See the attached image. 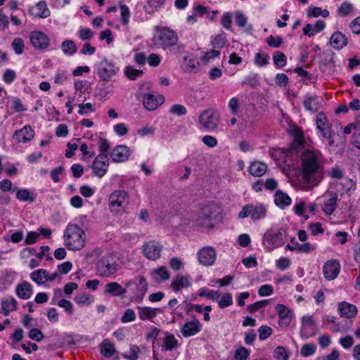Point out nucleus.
Returning a JSON list of instances; mask_svg holds the SVG:
<instances>
[{
	"label": "nucleus",
	"instance_id": "f257e3e1",
	"mask_svg": "<svg viewBox=\"0 0 360 360\" xmlns=\"http://www.w3.org/2000/svg\"><path fill=\"white\" fill-rule=\"evenodd\" d=\"M323 156L314 149H305L300 155L301 179L305 191L316 186L323 178Z\"/></svg>",
	"mask_w": 360,
	"mask_h": 360
},
{
	"label": "nucleus",
	"instance_id": "f03ea898",
	"mask_svg": "<svg viewBox=\"0 0 360 360\" xmlns=\"http://www.w3.org/2000/svg\"><path fill=\"white\" fill-rule=\"evenodd\" d=\"M133 285H135L136 288L133 297L136 301H141L148 290V283L144 277H140L139 283H136L132 280L127 281L124 283L125 288L122 287L117 282L108 283L105 285L103 292L105 295H109L113 297L123 296L127 292V288Z\"/></svg>",
	"mask_w": 360,
	"mask_h": 360
},
{
	"label": "nucleus",
	"instance_id": "7ed1b4c3",
	"mask_svg": "<svg viewBox=\"0 0 360 360\" xmlns=\"http://www.w3.org/2000/svg\"><path fill=\"white\" fill-rule=\"evenodd\" d=\"M65 245L71 250H80L85 245V232L78 225L70 224L64 232Z\"/></svg>",
	"mask_w": 360,
	"mask_h": 360
},
{
	"label": "nucleus",
	"instance_id": "20e7f679",
	"mask_svg": "<svg viewBox=\"0 0 360 360\" xmlns=\"http://www.w3.org/2000/svg\"><path fill=\"white\" fill-rule=\"evenodd\" d=\"M219 214V207L213 203L205 205L201 207L195 219L197 225L207 229L214 227V220Z\"/></svg>",
	"mask_w": 360,
	"mask_h": 360
},
{
	"label": "nucleus",
	"instance_id": "39448f33",
	"mask_svg": "<svg viewBox=\"0 0 360 360\" xmlns=\"http://www.w3.org/2000/svg\"><path fill=\"white\" fill-rule=\"evenodd\" d=\"M119 269L118 258L112 254L102 257L96 263L97 274L102 277H110Z\"/></svg>",
	"mask_w": 360,
	"mask_h": 360
},
{
	"label": "nucleus",
	"instance_id": "423d86ee",
	"mask_svg": "<svg viewBox=\"0 0 360 360\" xmlns=\"http://www.w3.org/2000/svg\"><path fill=\"white\" fill-rule=\"evenodd\" d=\"M129 202V196L127 192L122 190H116L109 197V208L115 214L122 213Z\"/></svg>",
	"mask_w": 360,
	"mask_h": 360
},
{
	"label": "nucleus",
	"instance_id": "0eeeda50",
	"mask_svg": "<svg viewBox=\"0 0 360 360\" xmlns=\"http://www.w3.org/2000/svg\"><path fill=\"white\" fill-rule=\"evenodd\" d=\"M155 30V33L153 39L155 44L160 45L164 49L176 44L178 36L174 31L158 26H156Z\"/></svg>",
	"mask_w": 360,
	"mask_h": 360
},
{
	"label": "nucleus",
	"instance_id": "6e6552de",
	"mask_svg": "<svg viewBox=\"0 0 360 360\" xmlns=\"http://www.w3.org/2000/svg\"><path fill=\"white\" fill-rule=\"evenodd\" d=\"M120 68L115 63L103 58L96 65V73L101 81L110 82L119 72Z\"/></svg>",
	"mask_w": 360,
	"mask_h": 360
},
{
	"label": "nucleus",
	"instance_id": "1a4fd4ad",
	"mask_svg": "<svg viewBox=\"0 0 360 360\" xmlns=\"http://www.w3.org/2000/svg\"><path fill=\"white\" fill-rule=\"evenodd\" d=\"M285 233L282 230H268L263 236V245L268 251L282 246Z\"/></svg>",
	"mask_w": 360,
	"mask_h": 360
},
{
	"label": "nucleus",
	"instance_id": "9d476101",
	"mask_svg": "<svg viewBox=\"0 0 360 360\" xmlns=\"http://www.w3.org/2000/svg\"><path fill=\"white\" fill-rule=\"evenodd\" d=\"M266 215V207L263 204H248L243 207L238 213L239 219H244L250 217L254 221L264 218Z\"/></svg>",
	"mask_w": 360,
	"mask_h": 360
},
{
	"label": "nucleus",
	"instance_id": "9b49d317",
	"mask_svg": "<svg viewBox=\"0 0 360 360\" xmlns=\"http://www.w3.org/2000/svg\"><path fill=\"white\" fill-rule=\"evenodd\" d=\"M219 114L216 110L207 109L204 110L199 117L200 124L208 131L217 129L219 122Z\"/></svg>",
	"mask_w": 360,
	"mask_h": 360
},
{
	"label": "nucleus",
	"instance_id": "f8f14e48",
	"mask_svg": "<svg viewBox=\"0 0 360 360\" xmlns=\"http://www.w3.org/2000/svg\"><path fill=\"white\" fill-rule=\"evenodd\" d=\"M143 255L150 260L155 261L161 256L162 245L156 240H150L143 244Z\"/></svg>",
	"mask_w": 360,
	"mask_h": 360
},
{
	"label": "nucleus",
	"instance_id": "ddd939ff",
	"mask_svg": "<svg viewBox=\"0 0 360 360\" xmlns=\"http://www.w3.org/2000/svg\"><path fill=\"white\" fill-rule=\"evenodd\" d=\"M109 167V158L106 155L98 154L92 164L93 173L98 178L103 177L107 172Z\"/></svg>",
	"mask_w": 360,
	"mask_h": 360
},
{
	"label": "nucleus",
	"instance_id": "4468645a",
	"mask_svg": "<svg viewBox=\"0 0 360 360\" xmlns=\"http://www.w3.org/2000/svg\"><path fill=\"white\" fill-rule=\"evenodd\" d=\"M32 45L37 49L44 50L49 46L50 39L48 36L40 31H33L30 34Z\"/></svg>",
	"mask_w": 360,
	"mask_h": 360
},
{
	"label": "nucleus",
	"instance_id": "2eb2a0df",
	"mask_svg": "<svg viewBox=\"0 0 360 360\" xmlns=\"http://www.w3.org/2000/svg\"><path fill=\"white\" fill-rule=\"evenodd\" d=\"M28 13L32 18H46L50 16L51 11L46 1H40L28 9Z\"/></svg>",
	"mask_w": 360,
	"mask_h": 360
},
{
	"label": "nucleus",
	"instance_id": "dca6fc26",
	"mask_svg": "<svg viewBox=\"0 0 360 360\" xmlns=\"http://www.w3.org/2000/svg\"><path fill=\"white\" fill-rule=\"evenodd\" d=\"M324 201L322 205V210L328 215H330L335 210L338 195L332 191H327L323 195Z\"/></svg>",
	"mask_w": 360,
	"mask_h": 360
},
{
	"label": "nucleus",
	"instance_id": "f3484780",
	"mask_svg": "<svg viewBox=\"0 0 360 360\" xmlns=\"http://www.w3.org/2000/svg\"><path fill=\"white\" fill-rule=\"evenodd\" d=\"M198 255L199 262L203 266H211L216 259V252L212 247L202 248Z\"/></svg>",
	"mask_w": 360,
	"mask_h": 360
},
{
	"label": "nucleus",
	"instance_id": "a211bd4d",
	"mask_svg": "<svg viewBox=\"0 0 360 360\" xmlns=\"http://www.w3.org/2000/svg\"><path fill=\"white\" fill-rule=\"evenodd\" d=\"M165 102V97L162 95L155 96L152 94H146L143 98V104L148 110L157 109Z\"/></svg>",
	"mask_w": 360,
	"mask_h": 360
},
{
	"label": "nucleus",
	"instance_id": "6ab92c4d",
	"mask_svg": "<svg viewBox=\"0 0 360 360\" xmlns=\"http://www.w3.org/2000/svg\"><path fill=\"white\" fill-rule=\"evenodd\" d=\"M340 265L336 260L328 261L323 267L325 278L331 281L335 279L340 273Z\"/></svg>",
	"mask_w": 360,
	"mask_h": 360
},
{
	"label": "nucleus",
	"instance_id": "aec40b11",
	"mask_svg": "<svg viewBox=\"0 0 360 360\" xmlns=\"http://www.w3.org/2000/svg\"><path fill=\"white\" fill-rule=\"evenodd\" d=\"M276 310L277 311L279 317V326L281 327H288L292 320V313L290 310L282 304H278L276 306Z\"/></svg>",
	"mask_w": 360,
	"mask_h": 360
},
{
	"label": "nucleus",
	"instance_id": "412c9836",
	"mask_svg": "<svg viewBox=\"0 0 360 360\" xmlns=\"http://www.w3.org/2000/svg\"><path fill=\"white\" fill-rule=\"evenodd\" d=\"M130 155V149L124 146H117L110 153L111 159L115 162H122L126 161Z\"/></svg>",
	"mask_w": 360,
	"mask_h": 360
},
{
	"label": "nucleus",
	"instance_id": "4be33fe9",
	"mask_svg": "<svg viewBox=\"0 0 360 360\" xmlns=\"http://www.w3.org/2000/svg\"><path fill=\"white\" fill-rule=\"evenodd\" d=\"M338 311L341 317L345 319H352L357 315V307L352 304L347 302H341L338 304Z\"/></svg>",
	"mask_w": 360,
	"mask_h": 360
},
{
	"label": "nucleus",
	"instance_id": "5701e85b",
	"mask_svg": "<svg viewBox=\"0 0 360 360\" xmlns=\"http://www.w3.org/2000/svg\"><path fill=\"white\" fill-rule=\"evenodd\" d=\"M316 127L324 138L329 139L331 136L330 127L328 121L323 112H319L316 119Z\"/></svg>",
	"mask_w": 360,
	"mask_h": 360
},
{
	"label": "nucleus",
	"instance_id": "b1692460",
	"mask_svg": "<svg viewBox=\"0 0 360 360\" xmlns=\"http://www.w3.org/2000/svg\"><path fill=\"white\" fill-rule=\"evenodd\" d=\"M34 136V131L30 125H25L20 130L15 131L13 139L18 142L26 143Z\"/></svg>",
	"mask_w": 360,
	"mask_h": 360
},
{
	"label": "nucleus",
	"instance_id": "393cba45",
	"mask_svg": "<svg viewBox=\"0 0 360 360\" xmlns=\"http://www.w3.org/2000/svg\"><path fill=\"white\" fill-rule=\"evenodd\" d=\"M1 312L5 316H8L11 311L17 309L18 302L12 296H6L1 300Z\"/></svg>",
	"mask_w": 360,
	"mask_h": 360
},
{
	"label": "nucleus",
	"instance_id": "a878e982",
	"mask_svg": "<svg viewBox=\"0 0 360 360\" xmlns=\"http://www.w3.org/2000/svg\"><path fill=\"white\" fill-rule=\"evenodd\" d=\"M200 329L201 323L199 321H188L184 325L181 329V333L185 338L191 337L198 333Z\"/></svg>",
	"mask_w": 360,
	"mask_h": 360
},
{
	"label": "nucleus",
	"instance_id": "bb28decb",
	"mask_svg": "<svg viewBox=\"0 0 360 360\" xmlns=\"http://www.w3.org/2000/svg\"><path fill=\"white\" fill-rule=\"evenodd\" d=\"M15 293L22 300L29 299L33 292L32 285L27 281H24L16 285Z\"/></svg>",
	"mask_w": 360,
	"mask_h": 360
},
{
	"label": "nucleus",
	"instance_id": "cd10ccee",
	"mask_svg": "<svg viewBox=\"0 0 360 360\" xmlns=\"http://www.w3.org/2000/svg\"><path fill=\"white\" fill-rule=\"evenodd\" d=\"M347 38L341 32H335L330 39V45L335 49L340 50L347 44Z\"/></svg>",
	"mask_w": 360,
	"mask_h": 360
},
{
	"label": "nucleus",
	"instance_id": "c85d7f7f",
	"mask_svg": "<svg viewBox=\"0 0 360 360\" xmlns=\"http://www.w3.org/2000/svg\"><path fill=\"white\" fill-rule=\"evenodd\" d=\"M307 328H316L314 320L311 316H304L302 318L300 336L302 339H307L311 335L306 331Z\"/></svg>",
	"mask_w": 360,
	"mask_h": 360
},
{
	"label": "nucleus",
	"instance_id": "c756f323",
	"mask_svg": "<svg viewBox=\"0 0 360 360\" xmlns=\"http://www.w3.org/2000/svg\"><path fill=\"white\" fill-rule=\"evenodd\" d=\"M159 309L149 307H139L138 315L141 321L152 320L154 319Z\"/></svg>",
	"mask_w": 360,
	"mask_h": 360
},
{
	"label": "nucleus",
	"instance_id": "7c9ffc66",
	"mask_svg": "<svg viewBox=\"0 0 360 360\" xmlns=\"http://www.w3.org/2000/svg\"><path fill=\"white\" fill-rule=\"evenodd\" d=\"M291 198L290 196L281 191V190L276 191L275 193L274 202L280 208L284 209L291 204Z\"/></svg>",
	"mask_w": 360,
	"mask_h": 360
},
{
	"label": "nucleus",
	"instance_id": "2f4dec72",
	"mask_svg": "<svg viewBox=\"0 0 360 360\" xmlns=\"http://www.w3.org/2000/svg\"><path fill=\"white\" fill-rule=\"evenodd\" d=\"M267 170V166L265 163L259 161L252 162L248 168L250 174L254 176H262Z\"/></svg>",
	"mask_w": 360,
	"mask_h": 360
},
{
	"label": "nucleus",
	"instance_id": "473e14b6",
	"mask_svg": "<svg viewBox=\"0 0 360 360\" xmlns=\"http://www.w3.org/2000/svg\"><path fill=\"white\" fill-rule=\"evenodd\" d=\"M165 0H147L143 6V9L146 13L153 15L159 11L165 4Z\"/></svg>",
	"mask_w": 360,
	"mask_h": 360
},
{
	"label": "nucleus",
	"instance_id": "72a5a7b5",
	"mask_svg": "<svg viewBox=\"0 0 360 360\" xmlns=\"http://www.w3.org/2000/svg\"><path fill=\"white\" fill-rule=\"evenodd\" d=\"M173 290L176 292L184 288H187L190 285L189 278L178 274L175 279L171 284Z\"/></svg>",
	"mask_w": 360,
	"mask_h": 360
},
{
	"label": "nucleus",
	"instance_id": "f704fd0d",
	"mask_svg": "<svg viewBox=\"0 0 360 360\" xmlns=\"http://www.w3.org/2000/svg\"><path fill=\"white\" fill-rule=\"evenodd\" d=\"M101 354L107 358H110L115 353L114 345L108 339H105L100 345Z\"/></svg>",
	"mask_w": 360,
	"mask_h": 360
},
{
	"label": "nucleus",
	"instance_id": "c9c22d12",
	"mask_svg": "<svg viewBox=\"0 0 360 360\" xmlns=\"http://www.w3.org/2000/svg\"><path fill=\"white\" fill-rule=\"evenodd\" d=\"M151 275L156 281H166L169 278V272L165 266H160L153 270Z\"/></svg>",
	"mask_w": 360,
	"mask_h": 360
},
{
	"label": "nucleus",
	"instance_id": "e433bc0d",
	"mask_svg": "<svg viewBox=\"0 0 360 360\" xmlns=\"http://www.w3.org/2000/svg\"><path fill=\"white\" fill-rule=\"evenodd\" d=\"M304 106L307 110L312 112H317L319 108V104L316 98L311 96H305Z\"/></svg>",
	"mask_w": 360,
	"mask_h": 360
},
{
	"label": "nucleus",
	"instance_id": "4c0bfd02",
	"mask_svg": "<svg viewBox=\"0 0 360 360\" xmlns=\"http://www.w3.org/2000/svg\"><path fill=\"white\" fill-rule=\"evenodd\" d=\"M48 272L45 269H38L33 271L30 276L31 278L37 284L41 285L47 281Z\"/></svg>",
	"mask_w": 360,
	"mask_h": 360
},
{
	"label": "nucleus",
	"instance_id": "58836bf2",
	"mask_svg": "<svg viewBox=\"0 0 360 360\" xmlns=\"http://www.w3.org/2000/svg\"><path fill=\"white\" fill-rule=\"evenodd\" d=\"M62 51L68 56H72L77 52L75 43L70 39H66L61 44Z\"/></svg>",
	"mask_w": 360,
	"mask_h": 360
},
{
	"label": "nucleus",
	"instance_id": "ea45409f",
	"mask_svg": "<svg viewBox=\"0 0 360 360\" xmlns=\"http://www.w3.org/2000/svg\"><path fill=\"white\" fill-rule=\"evenodd\" d=\"M184 69L187 72H192L197 68V65L199 64L198 60L193 56H186L184 58Z\"/></svg>",
	"mask_w": 360,
	"mask_h": 360
},
{
	"label": "nucleus",
	"instance_id": "a19ab883",
	"mask_svg": "<svg viewBox=\"0 0 360 360\" xmlns=\"http://www.w3.org/2000/svg\"><path fill=\"white\" fill-rule=\"evenodd\" d=\"M273 62L276 67L278 68H283L286 65L287 57L283 53L276 51L273 56Z\"/></svg>",
	"mask_w": 360,
	"mask_h": 360
},
{
	"label": "nucleus",
	"instance_id": "79ce46f5",
	"mask_svg": "<svg viewBox=\"0 0 360 360\" xmlns=\"http://www.w3.org/2000/svg\"><path fill=\"white\" fill-rule=\"evenodd\" d=\"M16 198L21 201L33 202L35 200V197L32 195L27 189L18 190L16 193Z\"/></svg>",
	"mask_w": 360,
	"mask_h": 360
},
{
	"label": "nucleus",
	"instance_id": "37998d69",
	"mask_svg": "<svg viewBox=\"0 0 360 360\" xmlns=\"http://www.w3.org/2000/svg\"><path fill=\"white\" fill-rule=\"evenodd\" d=\"M255 63L259 67L266 65L269 63V56L263 51H259L255 55Z\"/></svg>",
	"mask_w": 360,
	"mask_h": 360
},
{
	"label": "nucleus",
	"instance_id": "c03bdc74",
	"mask_svg": "<svg viewBox=\"0 0 360 360\" xmlns=\"http://www.w3.org/2000/svg\"><path fill=\"white\" fill-rule=\"evenodd\" d=\"M126 76L131 80H135L143 75V70H137L131 66H127L124 70Z\"/></svg>",
	"mask_w": 360,
	"mask_h": 360
},
{
	"label": "nucleus",
	"instance_id": "a18cd8bd",
	"mask_svg": "<svg viewBox=\"0 0 360 360\" xmlns=\"http://www.w3.org/2000/svg\"><path fill=\"white\" fill-rule=\"evenodd\" d=\"M316 350V347L313 343H309L304 345L301 349H300V354L304 357H307L309 356L313 355Z\"/></svg>",
	"mask_w": 360,
	"mask_h": 360
},
{
	"label": "nucleus",
	"instance_id": "49530a36",
	"mask_svg": "<svg viewBox=\"0 0 360 360\" xmlns=\"http://www.w3.org/2000/svg\"><path fill=\"white\" fill-rule=\"evenodd\" d=\"M77 35L82 41H87L92 39L94 32L88 27H80L78 30Z\"/></svg>",
	"mask_w": 360,
	"mask_h": 360
},
{
	"label": "nucleus",
	"instance_id": "de8ad7c7",
	"mask_svg": "<svg viewBox=\"0 0 360 360\" xmlns=\"http://www.w3.org/2000/svg\"><path fill=\"white\" fill-rule=\"evenodd\" d=\"M200 297H206L212 300H217L220 296L219 291H207L205 288H201L198 292Z\"/></svg>",
	"mask_w": 360,
	"mask_h": 360
},
{
	"label": "nucleus",
	"instance_id": "09e8293b",
	"mask_svg": "<svg viewBox=\"0 0 360 360\" xmlns=\"http://www.w3.org/2000/svg\"><path fill=\"white\" fill-rule=\"evenodd\" d=\"M11 46L17 54H22L24 51L25 44L21 38H15Z\"/></svg>",
	"mask_w": 360,
	"mask_h": 360
},
{
	"label": "nucleus",
	"instance_id": "8fccbe9b",
	"mask_svg": "<svg viewBox=\"0 0 360 360\" xmlns=\"http://www.w3.org/2000/svg\"><path fill=\"white\" fill-rule=\"evenodd\" d=\"M259 84V78L257 75H249L244 78L242 82V86H248L255 87Z\"/></svg>",
	"mask_w": 360,
	"mask_h": 360
},
{
	"label": "nucleus",
	"instance_id": "3c124183",
	"mask_svg": "<svg viewBox=\"0 0 360 360\" xmlns=\"http://www.w3.org/2000/svg\"><path fill=\"white\" fill-rule=\"evenodd\" d=\"M353 10V6L350 3L343 2L338 9V14L342 17L348 15Z\"/></svg>",
	"mask_w": 360,
	"mask_h": 360
},
{
	"label": "nucleus",
	"instance_id": "603ef678",
	"mask_svg": "<svg viewBox=\"0 0 360 360\" xmlns=\"http://www.w3.org/2000/svg\"><path fill=\"white\" fill-rule=\"evenodd\" d=\"M266 43L271 47L278 48L283 43V40L281 36L275 37L273 35H271L266 39Z\"/></svg>",
	"mask_w": 360,
	"mask_h": 360
},
{
	"label": "nucleus",
	"instance_id": "864d4df0",
	"mask_svg": "<svg viewBox=\"0 0 360 360\" xmlns=\"http://www.w3.org/2000/svg\"><path fill=\"white\" fill-rule=\"evenodd\" d=\"M233 304L232 295L231 293L224 294L221 300L219 301V307L221 309H224L226 307H229Z\"/></svg>",
	"mask_w": 360,
	"mask_h": 360
},
{
	"label": "nucleus",
	"instance_id": "5fc2aeb1",
	"mask_svg": "<svg viewBox=\"0 0 360 360\" xmlns=\"http://www.w3.org/2000/svg\"><path fill=\"white\" fill-rule=\"evenodd\" d=\"M297 251L299 253H308L313 252L315 250V246L312 245L309 243H305L304 244H300L296 242Z\"/></svg>",
	"mask_w": 360,
	"mask_h": 360
},
{
	"label": "nucleus",
	"instance_id": "6e6d98bb",
	"mask_svg": "<svg viewBox=\"0 0 360 360\" xmlns=\"http://www.w3.org/2000/svg\"><path fill=\"white\" fill-rule=\"evenodd\" d=\"M177 342V340L173 335H166L164 341L165 347L167 350H172L173 348L176 347Z\"/></svg>",
	"mask_w": 360,
	"mask_h": 360
},
{
	"label": "nucleus",
	"instance_id": "4d7b16f0",
	"mask_svg": "<svg viewBox=\"0 0 360 360\" xmlns=\"http://www.w3.org/2000/svg\"><path fill=\"white\" fill-rule=\"evenodd\" d=\"M267 304H268V300L257 301L253 304L248 305V311L250 314H254L259 309H262V308L266 307L267 305Z\"/></svg>",
	"mask_w": 360,
	"mask_h": 360
},
{
	"label": "nucleus",
	"instance_id": "13d9d810",
	"mask_svg": "<svg viewBox=\"0 0 360 360\" xmlns=\"http://www.w3.org/2000/svg\"><path fill=\"white\" fill-rule=\"evenodd\" d=\"M250 355V352L243 347L236 349L235 352L236 360H247Z\"/></svg>",
	"mask_w": 360,
	"mask_h": 360
},
{
	"label": "nucleus",
	"instance_id": "bf43d9fd",
	"mask_svg": "<svg viewBox=\"0 0 360 360\" xmlns=\"http://www.w3.org/2000/svg\"><path fill=\"white\" fill-rule=\"evenodd\" d=\"M272 331L273 330L271 327L267 326H262L258 329L259 339L262 340H266L271 335Z\"/></svg>",
	"mask_w": 360,
	"mask_h": 360
},
{
	"label": "nucleus",
	"instance_id": "052dcab7",
	"mask_svg": "<svg viewBox=\"0 0 360 360\" xmlns=\"http://www.w3.org/2000/svg\"><path fill=\"white\" fill-rule=\"evenodd\" d=\"M99 154L106 155L108 157V150L110 148V143L105 139L101 138L98 141Z\"/></svg>",
	"mask_w": 360,
	"mask_h": 360
},
{
	"label": "nucleus",
	"instance_id": "680f3d73",
	"mask_svg": "<svg viewBox=\"0 0 360 360\" xmlns=\"http://www.w3.org/2000/svg\"><path fill=\"white\" fill-rule=\"evenodd\" d=\"M274 356L277 360H288V354L286 349L283 347H278L274 351Z\"/></svg>",
	"mask_w": 360,
	"mask_h": 360
},
{
	"label": "nucleus",
	"instance_id": "e2e57ef3",
	"mask_svg": "<svg viewBox=\"0 0 360 360\" xmlns=\"http://www.w3.org/2000/svg\"><path fill=\"white\" fill-rule=\"evenodd\" d=\"M186 108L180 104H176L172 105L169 109V112L178 116L184 115L186 113Z\"/></svg>",
	"mask_w": 360,
	"mask_h": 360
},
{
	"label": "nucleus",
	"instance_id": "0e129e2a",
	"mask_svg": "<svg viewBox=\"0 0 360 360\" xmlns=\"http://www.w3.org/2000/svg\"><path fill=\"white\" fill-rule=\"evenodd\" d=\"M226 39L222 35H217L212 38L211 41L212 46L214 49H221L225 45Z\"/></svg>",
	"mask_w": 360,
	"mask_h": 360
},
{
	"label": "nucleus",
	"instance_id": "69168bd1",
	"mask_svg": "<svg viewBox=\"0 0 360 360\" xmlns=\"http://www.w3.org/2000/svg\"><path fill=\"white\" fill-rule=\"evenodd\" d=\"M58 305L60 307L63 308L69 314H72L73 313V304L70 301L65 299H61L58 301Z\"/></svg>",
	"mask_w": 360,
	"mask_h": 360
},
{
	"label": "nucleus",
	"instance_id": "338daca9",
	"mask_svg": "<svg viewBox=\"0 0 360 360\" xmlns=\"http://www.w3.org/2000/svg\"><path fill=\"white\" fill-rule=\"evenodd\" d=\"M136 319V314L133 309H127L123 316L121 318V321L122 323H128L134 321Z\"/></svg>",
	"mask_w": 360,
	"mask_h": 360
},
{
	"label": "nucleus",
	"instance_id": "774afa93",
	"mask_svg": "<svg viewBox=\"0 0 360 360\" xmlns=\"http://www.w3.org/2000/svg\"><path fill=\"white\" fill-rule=\"evenodd\" d=\"M339 358H340L339 352L336 349H333V351L331 352V353L330 354L319 356V357L316 358L315 360H338Z\"/></svg>",
	"mask_w": 360,
	"mask_h": 360
}]
</instances>
